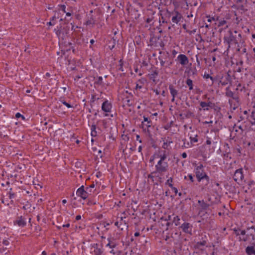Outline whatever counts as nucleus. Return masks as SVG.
I'll return each instance as SVG.
<instances>
[{
	"mask_svg": "<svg viewBox=\"0 0 255 255\" xmlns=\"http://www.w3.org/2000/svg\"><path fill=\"white\" fill-rule=\"evenodd\" d=\"M250 119H249V121L251 124L252 125H255V110L253 111L252 112V115L250 117Z\"/></svg>",
	"mask_w": 255,
	"mask_h": 255,
	"instance_id": "30",
	"label": "nucleus"
},
{
	"mask_svg": "<svg viewBox=\"0 0 255 255\" xmlns=\"http://www.w3.org/2000/svg\"><path fill=\"white\" fill-rule=\"evenodd\" d=\"M56 19V17L55 16H53L51 19L50 21L47 23L49 25H54L55 24V21Z\"/></svg>",
	"mask_w": 255,
	"mask_h": 255,
	"instance_id": "41",
	"label": "nucleus"
},
{
	"mask_svg": "<svg viewBox=\"0 0 255 255\" xmlns=\"http://www.w3.org/2000/svg\"><path fill=\"white\" fill-rule=\"evenodd\" d=\"M123 97L122 98L123 103L124 106L131 107L133 105V96L131 93H128L126 91L123 93Z\"/></svg>",
	"mask_w": 255,
	"mask_h": 255,
	"instance_id": "5",
	"label": "nucleus"
},
{
	"mask_svg": "<svg viewBox=\"0 0 255 255\" xmlns=\"http://www.w3.org/2000/svg\"><path fill=\"white\" fill-rule=\"evenodd\" d=\"M177 59L182 65H186L189 62L188 57L184 54L179 55L177 57Z\"/></svg>",
	"mask_w": 255,
	"mask_h": 255,
	"instance_id": "20",
	"label": "nucleus"
},
{
	"mask_svg": "<svg viewBox=\"0 0 255 255\" xmlns=\"http://www.w3.org/2000/svg\"><path fill=\"white\" fill-rule=\"evenodd\" d=\"M216 81L219 82V84H221L222 86H224L231 82V77L228 74L218 75L215 77V81Z\"/></svg>",
	"mask_w": 255,
	"mask_h": 255,
	"instance_id": "7",
	"label": "nucleus"
},
{
	"mask_svg": "<svg viewBox=\"0 0 255 255\" xmlns=\"http://www.w3.org/2000/svg\"><path fill=\"white\" fill-rule=\"evenodd\" d=\"M169 90L170 93V94L172 96L171 102H174L175 101V99L176 97H177V96L179 94L178 91L176 89L175 87L172 84H170L169 86Z\"/></svg>",
	"mask_w": 255,
	"mask_h": 255,
	"instance_id": "16",
	"label": "nucleus"
},
{
	"mask_svg": "<svg viewBox=\"0 0 255 255\" xmlns=\"http://www.w3.org/2000/svg\"><path fill=\"white\" fill-rule=\"evenodd\" d=\"M234 180L238 184L241 183L244 179L243 169L240 168L236 170L234 174Z\"/></svg>",
	"mask_w": 255,
	"mask_h": 255,
	"instance_id": "9",
	"label": "nucleus"
},
{
	"mask_svg": "<svg viewBox=\"0 0 255 255\" xmlns=\"http://www.w3.org/2000/svg\"><path fill=\"white\" fill-rule=\"evenodd\" d=\"M194 172L197 181L199 182H201L202 180H204V179H208V176L205 171L204 166L202 164H200L195 168Z\"/></svg>",
	"mask_w": 255,
	"mask_h": 255,
	"instance_id": "3",
	"label": "nucleus"
},
{
	"mask_svg": "<svg viewBox=\"0 0 255 255\" xmlns=\"http://www.w3.org/2000/svg\"><path fill=\"white\" fill-rule=\"evenodd\" d=\"M218 21H219V23H218V26H223L227 23L226 20H224V19L223 20H219V19Z\"/></svg>",
	"mask_w": 255,
	"mask_h": 255,
	"instance_id": "43",
	"label": "nucleus"
},
{
	"mask_svg": "<svg viewBox=\"0 0 255 255\" xmlns=\"http://www.w3.org/2000/svg\"><path fill=\"white\" fill-rule=\"evenodd\" d=\"M148 75L150 80L155 82L156 78L158 75V72L157 71H152Z\"/></svg>",
	"mask_w": 255,
	"mask_h": 255,
	"instance_id": "27",
	"label": "nucleus"
},
{
	"mask_svg": "<svg viewBox=\"0 0 255 255\" xmlns=\"http://www.w3.org/2000/svg\"><path fill=\"white\" fill-rule=\"evenodd\" d=\"M228 103L230 105V108L232 112L236 110L240 105V100L239 97L236 100L229 99Z\"/></svg>",
	"mask_w": 255,
	"mask_h": 255,
	"instance_id": "12",
	"label": "nucleus"
},
{
	"mask_svg": "<svg viewBox=\"0 0 255 255\" xmlns=\"http://www.w3.org/2000/svg\"><path fill=\"white\" fill-rule=\"evenodd\" d=\"M241 87H242L241 84H240V83L238 84V85H237V87L236 89V91L239 90L240 89V88Z\"/></svg>",
	"mask_w": 255,
	"mask_h": 255,
	"instance_id": "62",
	"label": "nucleus"
},
{
	"mask_svg": "<svg viewBox=\"0 0 255 255\" xmlns=\"http://www.w3.org/2000/svg\"><path fill=\"white\" fill-rule=\"evenodd\" d=\"M190 139L191 143L193 142H197L198 141V135L196 134L194 136H190Z\"/></svg>",
	"mask_w": 255,
	"mask_h": 255,
	"instance_id": "39",
	"label": "nucleus"
},
{
	"mask_svg": "<svg viewBox=\"0 0 255 255\" xmlns=\"http://www.w3.org/2000/svg\"><path fill=\"white\" fill-rule=\"evenodd\" d=\"M207 242L205 240H203L202 241L198 242L196 244V247L197 248H200L202 247H204L206 245Z\"/></svg>",
	"mask_w": 255,
	"mask_h": 255,
	"instance_id": "31",
	"label": "nucleus"
},
{
	"mask_svg": "<svg viewBox=\"0 0 255 255\" xmlns=\"http://www.w3.org/2000/svg\"><path fill=\"white\" fill-rule=\"evenodd\" d=\"M112 108V104L108 100L104 101L102 105V110L105 113H110Z\"/></svg>",
	"mask_w": 255,
	"mask_h": 255,
	"instance_id": "14",
	"label": "nucleus"
},
{
	"mask_svg": "<svg viewBox=\"0 0 255 255\" xmlns=\"http://www.w3.org/2000/svg\"><path fill=\"white\" fill-rule=\"evenodd\" d=\"M207 17L208 18L207 21L209 22H211L212 21H218L219 20L218 16L211 17L210 15H208V16H207Z\"/></svg>",
	"mask_w": 255,
	"mask_h": 255,
	"instance_id": "38",
	"label": "nucleus"
},
{
	"mask_svg": "<svg viewBox=\"0 0 255 255\" xmlns=\"http://www.w3.org/2000/svg\"><path fill=\"white\" fill-rule=\"evenodd\" d=\"M192 225L189 223L185 222L181 225L180 228L182 231L186 234L192 235Z\"/></svg>",
	"mask_w": 255,
	"mask_h": 255,
	"instance_id": "11",
	"label": "nucleus"
},
{
	"mask_svg": "<svg viewBox=\"0 0 255 255\" xmlns=\"http://www.w3.org/2000/svg\"><path fill=\"white\" fill-rule=\"evenodd\" d=\"M190 146H191L189 145V143H188L187 144H186V145H185V143H184V144L182 145V147H185V148H187Z\"/></svg>",
	"mask_w": 255,
	"mask_h": 255,
	"instance_id": "58",
	"label": "nucleus"
},
{
	"mask_svg": "<svg viewBox=\"0 0 255 255\" xmlns=\"http://www.w3.org/2000/svg\"><path fill=\"white\" fill-rule=\"evenodd\" d=\"M144 122L141 123L142 128L144 130H147L148 131V128L151 126V121L145 116L143 117Z\"/></svg>",
	"mask_w": 255,
	"mask_h": 255,
	"instance_id": "18",
	"label": "nucleus"
},
{
	"mask_svg": "<svg viewBox=\"0 0 255 255\" xmlns=\"http://www.w3.org/2000/svg\"><path fill=\"white\" fill-rule=\"evenodd\" d=\"M190 146H191L189 145V143H188L187 144H186V145H185V143H184V144L182 145V147H185V148H187Z\"/></svg>",
	"mask_w": 255,
	"mask_h": 255,
	"instance_id": "59",
	"label": "nucleus"
},
{
	"mask_svg": "<svg viewBox=\"0 0 255 255\" xmlns=\"http://www.w3.org/2000/svg\"><path fill=\"white\" fill-rule=\"evenodd\" d=\"M181 156L183 158H185L187 157V154L186 152H183L182 154H181Z\"/></svg>",
	"mask_w": 255,
	"mask_h": 255,
	"instance_id": "60",
	"label": "nucleus"
},
{
	"mask_svg": "<svg viewBox=\"0 0 255 255\" xmlns=\"http://www.w3.org/2000/svg\"><path fill=\"white\" fill-rule=\"evenodd\" d=\"M89 189V188H86L85 190L84 186H82L77 190L76 195L82 199L85 200L88 198V195L90 194L88 192V190Z\"/></svg>",
	"mask_w": 255,
	"mask_h": 255,
	"instance_id": "8",
	"label": "nucleus"
},
{
	"mask_svg": "<svg viewBox=\"0 0 255 255\" xmlns=\"http://www.w3.org/2000/svg\"><path fill=\"white\" fill-rule=\"evenodd\" d=\"M63 105L66 106L68 108H71L72 107V106L70 104H68L66 102H63Z\"/></svg>",
	"mask_w": 255,
	"mask_h": 255,
	"instance_id": "50",
	"label": "nucleus"
},
{
	"mask_svg": "<svg viewBox=\"0 0 255 255\" xmlns=\"http://www.w3.org/2000/svg\"><path fill=\"white\" fill-rule=\"evenodd\" d=\"M188 177H189V179H190V180H191V181L192 182H194V179H193V177L192 176V175L191 174H189L188 175Z\"/></svg>",
	"mask_w": 255,
	"mask_h": 255,
	"instance_id": "54",
	"label": "nucleus"
},
{
	"mask_svg": "<svg viewBox=\"0 0 255 255\" xmlns=\"http://www.w3.org/2000/svg\"><path fill=\"white\" fill-rule=\"evenodd\" d=\"M251 240H255V228L254 226L247 228L246 236L239 237L240 241L246 242Z\"/></svg>",
	"mask_w": 255,
	"mask_h": 255,
	"instance_id": "6",
	"label": "nucleus"
},
{
	"mask_svg": "<svg viewBox=\"0 0 255 255\" xmlns=\"http://www.w3.org/2000/svg\"><path fill=\"white\" fill-rule=\"evenodd\" d=\"M224 40L228 44V47H230L231 44H238L241 42L242 34L237 30H229L225 35Z\"/></svg>",
	"mask_w": 255,
	"mask_h": 255,
	"instance_id": "2",
	"label": "nucleus"
},
{
	"mask_svg": "<svg viewBox=\"0 0 255 255\" xmlns=\"http://www.w3.org/2000/svg\"><path fill=\"white\" fill-rule=\"evenodd\" d=\"M93 247L94 248L93 252L95 255H101L103 254V250L98 248V245L97 244H94Z\"/></svg>",
	"mask_w": 255,
	"mask_h": 255,
	"instance_id": "24",
	"label": "nucleus"
},
{
	"mask_svg": "<svg viewBox=\"0 0 255 255\" xmlns=\"http://www.w3.org/2000/svg\"><path fill=\"white\" fill-rule=\"evenodd\" d=\"M13 224L17 225L20 227H24L26 224L25 219L21 216L17 217L16 219L14 221Z\"/></svg>",
	"mask_w": 255,
	"mask_h": 255,
	"instance_id": "17",
	"label": "nucleus"
},
{
	"mask_svg": "<svg viewBox=\"0 0 255 255\" xmlns=\"http://www.w3.org/2000/svg\"><path fill=\"white\" fill-rule=\"evenodd\" d=\"M233 231H234V234L237 236H238L240 235V231H241L240 229L235 228V229H233Z\"/></svg>",
	"mask_w": 255,
	"mask_h": 255,
	"instance_id": "44",
	"label": "nucleus"
},
{
	"mask_svg": "<svg viewBox=\"0 0 255 255\" xmlns=\"http://www.w3.org/2000/svg\"><path fill=\"white\" fill-rule=\"evenodd\" d=\"M111 223H112V222H111V223L104 222L102 224V225L104 226V228H106L107 226H109Z\"/></svg>",
	"mask_w": 255,
	"mask_h": 255,
	"instance_id": "52",
	"label": "nucleus"
},
{
	"mask_svg": "<svg viewBox=\"0 0 255 255\" xmlns=\"http://www.w3.org/2000/svg\"><path fill=\"white\" fill-rule=\"evenodd\" d=\"M171 14L172 15L171 20L173 23L178 24L183 18L182 14L178 11L172 12Z\"/></svg>",
	"mask_w": 255,
	"mask_h": 255,
	"instance_id": "13",
	"label": "nucleus"
},
{
	"mask_svg": "<svg viewBox=\"0 0 255 255\" xmlns=\"http://www.w3.org/2000/svg\"><path fill=\"white\" fill-rule=\"evenodd\" d=\"M81 219V216L80 215H77L76 217V220L78 221Z\"/></svg>",
	"mask_w": 255,
	"mask_h": 255,
	"instance_id": "64",
	"label": "nucleus"
},
{
	"mask_svg": "<svg viewBox=\"0 0 255 255\" xmlns=\"http://www.w3.org/2000/svg\"><path fill=\"white\" fill-rule=\"evenodd\" d=\"M58 11H62L64 13H66V17H65V21H67V22H69L72 19V15L74 13L73 9L72 7L69 6L67 8L66 10V6L64 4H59L58 5Z\"/></svg>",
	"mask_w": 255,
	"mask_h": 255,
	"instance_id": "4",
	"label": "nucleus"
},
{
	"mask_svg": "<svg viewBox=\"0 0 255 255\" xmlns=\"http://www.w3.org/2000/svg\"><path fill=\"white\" fill-rule=\"evenodd\" d=\"M153 92L156 94V95H158L159 94V92L157 89H154Z\"/></svg>",
	"mask_w": 255,
	"mask_h": 255,
	"instance_id": "63",
	"label": "nucleus"
},
{
	"mask_svg": "<svg viewBox=\"0 0 255 255\" xmlns=\"http://www.w3.org/2000/svg\"><path fill=\"white\" fill-rule=\"evenodd\" d=\"M230 1L231 0H228ZM234 2H236V4H240L243 1V0H234Z\"/></svg>",
	"mask_w": 255,
	"mask_h": 255,
	"instance_id": "51",
	"label": "nucleus"
},
{
	"mask_svg": "<svg viewBox=\"0 0 255 255\" xmlns=\"http://www.w3.org/2000/svg\"><path fill=\"white\" fill-rule=\"evenodd\" d=\"M180 219L178 216H175L173 217L172 222L175 226H178L180 225Z\"/></svg>",
	"mask_w": 255,
	"mask_h": 255,
	"instance_id": "32",
	"label": "nucleus"
},
{
	"mask_svg": "<svg viewBox=\"0 0 255 255\" xmlns=\"http://www.w3.org/2000/svg\"><path fill=\"white\" fill-rule=\"evenodd\" d=\"M171 128V125H169L168 124H167L166 125H165L164 127V128L166 129V130H168L170 128Z\"/></svg>",
	"mask_w": 255,
	"mask_h": 255,
	"instance_id": "53",
	"label": "nucleus"
},
{
	"mask_svg": "<svg viewBox=\"0 0 255 255\" xmlns=\"http://www.w3.org/2000/svg\"><path fill=\"white\" fill-rule=\"evenodd\" d=\"M172 143V141L171 140V139H166L165 140H164L163 144L162 146V147L165 149H168V147L170 146V144Z\"/></svg>",
	"mask_w": 255,
	"mask_h": 255,
	"instance_id": "26",
	"label": "nucleus"
},
{
	"mask_svg": "<svg viewBox=\"0 0 255 255\" xmlns=\"http://www.w3.org/2000/svg\"><path fill=\"white\" fill-rule=\"evenodd\" d=\"M210 182V178L208 176V179H204V180H202L201 182H202L201 184V189L202 191H208L209 190V188L208 187V184Z\"/></svg>",
	"mask_w": 255,
	"mask_h": 255,
	"instance_id": "21",
	"label": "nucleus"
},
{
	"mask_svg": "<svg viewBox=\"0 0 255 255\" xmlns=\"http://www.w3.org/2000/svg\"><path fill=\"white\" fill-rule=\"evenodd\" d=\"M99 98H97L96 95H92V100H93V101H95L96 100H98Z\"/></svg>",
	"mask_w": 255,
	"mask_h": 255,
	"instance_id": "56",
	"label": "nucleus"
},
{
	"mask_svg": "<svg viewBox=\"0 0 255 255\" xmlns=\"http://www.w3.org/2000/svg\"><path fill=\"white\" fill-rule=\"evenodd\" d=\"M207 104L208 107H210L211 108H213L214 106V104L211 102H209L207 103Z\"/></svg>",
	"mask_w": 255,
	"mask_h": 255,
	"instance_id": "47",
	"label": "nucleus"
},
{
	"mask_svg": "<svg viewBox=\"0 0 255 255\" xmlns=\"http://www.w3.org/2000/svg\"><path fill=\"white\" fill-rule=\"evenodd\" d=\"M94 85L97 86L103 85V78L101 76L98 77L95 79Z\"/></svg>",
	"mask_w": 255,
	"mask_h": 255,
	"instance_id": "28",
	"label": "nucleus"
},
{
	"mask_svg": "<svg viewBox=\"0 0 255 255\" xmlns=\"http://www.w3.org/2000/svg\"><path fill=\"white\" fill-rule=\"evenodd\" d=\"M100 14L98 12H97V15L92 14L90 17L87 20L86 24L89 25H91L93 26L100 20Z\"/></svg>",
	"mask_w": 255,
	"mask_h": 255,
	"instance_id": "10",
	"label": "nucleus"
},
{
	"mask_svg": "<svg viewBox=\"0 0 255 255\" xmlns=\"http://www.w3.org/2000/svg\"><path fill=\"white\" fill-rule=\"evenodd\" d=\"M203 78L205 79L210 78L212 81L211 85H213L214 83V82L215 81V77L213 78V77L211 76L209 74H208L207 73H204V74L203 75Z\"/></svg>",
	"mask_w": 255,
	"mask_h": 255,
	"instance_id": "35",
	"label": "nucleus"
},
{
	"mask_svg": "<svg viewBox=\"0 0 255 255\" xmlns=\"http://www.w3.org/2000/svg\"><path fill=\"white\" fill-rule=\"evenodd\" d=\"M136 140L138 141L140 143L142 142L141 140L140 139V136L139 135H136Z\"/></svg>",
	"mask_w": 255,
	"mask_h": 255,
	"instance_id": "55",
	"label": "nucleus"
},
{
	"mask_svg": "<svg viewBox=\"0 0 255 255\" xmlns=\"http://www.w3.org/2000/svg\"><path fill=\"white\" fill-rule=\"evenodd\" d=\"M225 91V96L230 98V99L237 100V98L239 97L237 93H234L231 90L230 87H227Z\"/></svg>",
	"mask_w": 255,
	"mask_h": 255,
	"instance_id": "15",
	"label": "nucleus"
},
{
	"mask_svg": "<svg viewBox=\"0 0 255 255\" xmlns=\"http://www.w3.org/2000/svg\"><path fill=\"white\" fill-rule=\"evenodd\" d=\"M91 135L92 136H96L97 135V132L96 131V126L95 125H93L91 126Z\"/></svg>",
	"mask_w": 255,
	"mask_h": 255,
	"instance_id": "33",
	"label": "nucleus"
},
{
	"mask_svg": "<svg viewBox=\"0 0 255 255\" xmlns=\"http://www.w3.org/2000/svg\"><path fill=\"white\" fill-rule=\"evenodd\" d=\"M232 7L237 8V9H240V10H245V6L243 5H242V4L239 5L238 6H237L235 4H234L232 6Z\"/></svg>",
	"mask_w": 255,
	"mask_h": 255,
	"instance_id": "42",
	"label": "nucleus"
},
{
	"mask_svg": "<svg viewBox=\"0 0 255 255\" xmlns=\"http://www.w3.org/2000/svg\"><path fill=\"white\" fill-rule=\"evenodd\" d=\"M169 155L168 151L165 150H160L150 157V162H152L156 158H159V160L155 166L156 173L161 174L168 170L169 164L168 161L169 159L167 158Z\"/></svg>",
	"mask_w": 255,
	"mask_h": 255,
	"instance_id": "1",
	"label": "nucleus"
},
{
	"mask_svg": "<svg viewBox=\"0 0 255 255\" xmlns=\"http://www.w3.org/2000/svg\"><path fill=\"white\" fill-rule=\"evenodd\" d=\"M145 82L146 80L144 78H141L140 79H139L137 81L136 84V89H141L143 87Z\"/></svg>",
	"mask_w": 255,
	"mask_h": 255,
	"instance_id": "25",
	"label": "nucleus"
},
{
	"mask_svg": "<svg viewBox=\"0 0 255 255\" xmlns=\"http://www.w3.org/2000/svg\"><path fill=\"white\" fill-rule=\"evenodd\" d=\"M15 117L16 118H19L21 117L23 120L24 119V117L23 115H21L19 113H17L16 114Z\"/></svg>",
	"mask_w": 255,
	"mask_h": 255,
	"instance_id": "46",
	"label": "nucleus"
},
{
	"mask_svg": "<svg viewBox=\"0 0 255 255\" xmlns=\"http://www.w3.org/2000/svg\"><path fill=\"white\" fill-rule=\"evenodd\" d=\"M247 231L246 230H242L240 231V235L246 236Z\"/></svg>",
	"mask_w": 255,
	"mask_h": 255,
	"instance_id": "49",
	"label": "nucleus"
},
{
	"mask_svg": "<svg viewBox=\"0 0 255 255\" xmlns=\"http://www.w3.org/2000/svg\"><path fill=\"white\" fill-rule=\"evenodd\" d=\"M7 194H8V196L9 199H11L10 203L11 204H13V200L12 199H13L14 198H15V197L16 196V194L12 192V189L11 188H10L9 189V192Z\"/></svg>",
	"mask_w": 255,
	"mask_h": 255,
	"instance_id": "29",
	"label": "nucleus"
},
{
	"mask_svg": "<svg viewBox=\"0 0 255 255\" xmlns=\"http://www.w3.org/2000/svg\"><path fill=\"white\" fill-rule=\"evenodd\" d=\"M200 106L203 109L204 111H209V108L205 102H201L200 103Z\"/></svg>",
	"mask_w": 255,
	"mask_h": 255,
	"instance_id": "36",
	"label": "nucleus"
},
{
	"mask_svg": "<svg viewBox=\"0 0 255 255\" xmlns=\"http://www.w3.org/2000/svg\"><path fill=\"white\" fill-rule=\"evenodd\" d=\"M103 127L106 128H107V122L106 120H103L101 121Z\"/></svg>",
	"mask_w": 255,
	"mask_h": 255,
	"instance_id": "45",
	"label": "nucleus"
},
{
	"mask_svg": "<svg viewBox=\"0 0 255 255\" xmlns=\"http://www.w3.org/2000/svg\"><path fill=\"white\" fill-rule=\"evenodd\" d=\"M212 142H211V140H210V138H208L207 140H206V143L207 144H208V145H210L211 144Z\"/></svg>",
	"mask_w": 255,
	"mask_h": 255,
	"instance_id": "61",
	"label": "nucleus"
},
{
	"mask_svg": "<svg viewBox=\"0 0 255 255\" xmlns=\"http://www.w3.org/2000/svg\"><path fill=\"white\" fill-rule=\"evenodd\" d=\"M1 202L4 204L5 205L8 206L9 205V203H7V201H5L3 199L1 200Z\"/></svg>",
	"mask_w": 255,
	"mask_h": 255,
	"instance_id": "57",
	"label": "nucleus"
},
{
	"mask_svg": "<svg viewBox=\"0 0 255 255\" xmlns=\"http://www.w3.org/2000/svg\"><path fill=\"white\" fill-rule=\"evenodd\" d=\"M2 244L4 246H8L9 244V243L7 240H3L2 241Z\"/></svg>",
	"mask_w": 255,
	"mask_h": 255,
	"instance_id": "48",
	"label": "nucleus"
},
{
	"mask_svg": "<svg viewBox=\"0 0 255 255\" xmlns=\"http://www.w3.org/2000/svg\"><path fill=\"white\" fill-rule=\"evenodd\" d=\"M108 243L107 244L106 247H109L110 248L112 249V250L110 252L111 254H112L113 255L116 254V252L114 250V248H115L117 246V244L115 242L114 239H111L110 238L108 239Z\"/></svg>",
	"mask_w": 255,
	"mask_h": 255,
	"instance_id": "19",
	"label": "nucleus"
},
{
	"mask_svg": "<svg viewBox=\"0 0 255 255\" xmlns=\"http://www.w3.org/2000/svg\"><path fill=\"white\" fill-rule=\"evenodd\" d=\"M246 253L248 255H255V248L253 246H248L246 248Z\"/></svg>",
	"mask_w": 255,
	"mask_h": 255,
	"instance_id": "23",
	"label": "nucleus"
},
{
	"mask_svg": "<svg viewBox=\"0 0 255 255\" xmlns=\"http://www.w3.org/2000/svg\"><path fill=\"white\" fill-rule=\"evenodd\" d=\"M55 33L57 36L59 38H61L62 39H64V33L61 31V30L60 29H55Z\"/></svg>",
	"mask_w": 255,
	"mask_h": 255,
	"instance_id": "34",
	"label": "nucleus"
},
{
	"mask_svg": "<svg viewBox=\"0 0 255 255\" xmlns=\"http://www.w3.org/2000/svg\"><path fill=\"white\" fill-rule=\"evenodd\" d=\"M172 181L173 179L172 177H170L166 182V184L168 185L170 188H173V184H172Z\"/></svg>",
	"mask_w": 255,
	"mask_h": 255,
	"instance_id": "40",
	"label": "nucleus"
},
{
	"mask_svg": "<svg viewBox=\"0 0 255 255\" xmlns=\"http://www.w3.org/2000/svg\"><path fill=\"white\" fill-rule=\"evenodd\" d=\"M186 83L189 86L190 90H193V81L191 79H187V80L186 81Z\"/></svg>",
	"mask_w": 255,
	"mask_h": 255,
	"instance_id": "37",
	"label": "nucleus"
},
{
	"mask_svg": "<svg viewBox=\"0 0 255 255\" xmlns=\"http://www.w3.org/2000/svg\"><path fill=\"white\" fill-rule=\"evenodd\" d=\"M198 203L200 206V211H205L207 210L209 207V205L205 203L204 200H198Z\"/></svg>",
	"mask_w": 255,
	"mask_h": 255,
	"instance_id": "22",
	"label": "nucleus"
}]
</instances>
